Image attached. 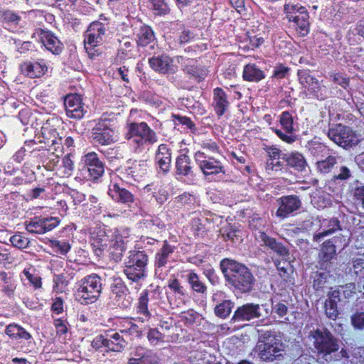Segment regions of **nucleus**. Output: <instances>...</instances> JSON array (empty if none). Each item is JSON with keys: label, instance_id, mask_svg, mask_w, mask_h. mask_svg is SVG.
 Wrapping results in <instances>:
<instances>
[{"label": "nucleus", "instance_id": "f257e3e1", "mask_svg": "<svg viewBox=\"0 0 364 364\" xmlns=\"http://www.w3.org/2000/svg\"><path fill=\"white\" fill-rule=\"evenodd\" d=\"M309 338L312 339L314 353L318 360L331 363L340 361L342 358H348V353L344 348L339 351V340L328 329L321 328L311 331Z\"/></svg>", "mask_w": 364, "mask_h": 364}, {"label": "nucleus", "instance_id": "f03ea898", "mask_svg": "<svg viewBox=\"0 0 364 364\" xmlns=\"http://www.w3.org/2000/svg\"><path fill=\"white\" fill-rule=\"evenodd\" d=\"M220 269L226 281L240 293L252 291L255 278L250 270L244 264L230 259L220 262Z\"/></svg>", "mask_w": 364, "mask_h": 364}, {"label": "nucleus", "instance_id": "7ed1b4c3", "mask_svg": "<svg viewBox=\"0 0 364 364\" xmlns=\"http://www.w3.org/2000/svg\"><path fill=\"white\" fill-rule=\"evenodd\" d=\"M101 289L100 277L96 274L90 275L82 281L76 296L82 304L92 303L99 297Z\"/></svg>", "mask_w": 364, "mask_h": 364}, {"label": "nucleus", "instance_id": "20e7f679", "mask_svg": "<svg viewBox=\"0 0 364 364\" xmlns=\"http://www.w3.org/2000/svg\"><path fill=\"white\" fill-rule=\"evenodd\" d=\"M328 136L336 144L346 149L356 145L359 141L358 137L350 127L342 124H336L331 128Z\"/></svg>", "mask_w": 364, "mask_h": 364}, {"label": "nucleus", "instance_id": "39448f33", "mask_svg": "<svg viewBox=\"0 0 364 364\" xmlns=\"http://www.w3.org/2000/svg\"><path fill=\"white\" fill-rule=\"evenodd\" d=\"M259 304L250 303L239 306L230 319L232 323H243L259 318L263 316Z\"/></svg>", "mask_w": 364, "mask_h": 364}, {"label": "nucleus", "instance_id": "423d86ee", "mask_svg": "<svg viewBox=\"0 0 364 364\" xmlns=\"http://www.w3.org/2000/svg\"><path fill=\"white\" fill-rule=\"evenodd\" d=\"M105 28L100 23H93L87 28L84 41L85 48L88 55L92 57L95 55L94 48L102 41Z\"/></svg>", "mask_w": 364, "mask_h": 364}, {"label": "nucleus", "instance_id": "0eeeda50", "mask_svg": "<svg viewBox=\"0 0 364 364\" xmlns=\"http://www.w3.org/2000/svg\"><path fill=\"white\" fill-rule=\"evenodd\" d=\"M114 132L110 128V120L101 119L92 130V137L95 142L108 145L113 141Z\"/></svg>", "mask_w": 364, "mask_h": 364}, {"label": "nucleus", "instance_id": "6e6552de", "mask_svg": "<svg viewBox=\"0 0 364 364\" xmlns=\"http://www.w3.org/2000/svg\"><path fill=\"white\" fill-rule=\"evenodd\" d=\"M132 137H134V141L139 144L143 141L145 142L154 143L156 141V135L146 123L132 124L130 128Z\"/></svg>", "mask_w": 364, "mask_h": 364}, {"label": "nucleus", "instance_id": "1a4fd4ad", "mask_svg": "<svg viewBox=\"0 0 364 364\" xmlns=\"http://www.w3.org/2000/svg\"><path fill=\"white\" fill-rule=\"evenodd\" d=\"M255 351L258 357L264 362H272L281 360L284 354L283 346H255Z\"/></svg>", "mask_w": 364, "mask_h": 364}, {"label": "nucleus", "instance_id": "9d476101", "mask_svg": "<svg viewBox=\"0 0 364 364\" xmlns=\"http://www.w3.org/2000/svg\"><path fill=\"white\" fill-rule=\"evenodd\" d=\"M278 202L279 206L276 212V215L282 218H284L290 213L297 210L301 204L299 198L294 196L282 197Z\"/></svg>", "mask_w": 364, "mask_h": 364}, {"label": "nucleus", "instance_id": "9b49d317", "mask_svg": "<svg viewBox=\"0 0 364 364\" xmlns=\"http://www.w3.org/2000/svg\"><path fill=\"white\" fill-rule=\"evenodd\" d=\"M259 239L263 242V245L271 250L277 256L287 259L289 257V250L282 242L277 241L275 238L267 235L265 232H259Z\"/></svg>", "mask_w": 364, "mask_h": 364}, {"label": "nucleus", "instance_id": "f8f14e48", "mask_svg": "<svg viewBox=\"0 0 364 364\" xmlns=\"http://www.w3.org/2000/svg\"><path fill=\"white\" fill-rule=\"evenodd\" d=\"M64 105L67 115L75 119H80L84 114V109L81 105L80 96L69 95L65 97Z\"/></svg>", "mask_w": 364, "mask_h": 364}, {"label": "nucleus", "instance_id": "ddd939ff", "mask_svg": "<svg viewBox=\"0 0 364 364\" xmlns=\"http://www.w3.org/2000/svg\"><path fill=\"white\" fill-rule=\"evenodd\" d=\"M85 164L91 176L95 179L99 178L104 173V166L95 152L89 153L85 156Z\"/></svg>", "mask_w": 364, "mask_h": 364}, {"label": "nucleus", "instance_id": "4468645a", "mask_svg": "<svg viewBox=\"0 0 364 364\" xmlns=\"http://www.w3.org/2000/svg\"><path fill=\"white\" fill-rule=\"evenodd\" d=\"M46 70L47 68L45 65L38 63H32L26 62L21 65V73L31 78L41 77L45 73Z\"/></svg>", "mask_w": 364, "mask_h": 364}, {"label": "nucleus", "instance_id": "2eb2a0df", "mask_svg": "<svg viewBox=\"0 0 364 364\" xmlns=\"http://www.w3.org/2000/svg\"><path fill=\"white\" fill-rule=\"evenodd\" d=\"M299 16H294V23L296 24V29L301 36L309 33V15L305 8H300Z\"/></svg>", "mask_w": 364, "mask_h": 364}, {"label": "nucleus", "instance_id": "dca6fc26", "mask_svg": "<svg viewBox=\"0 0 364 364\" xmlns=\"http://www.w3.org/2000/svg\"><path fill=\"white\" fill-rule=\"evenodd\" d=\"M258 341L255 346H283L275 331L258 330Z\"/></svg>", "mask_w": 364, "mask_h": 364}, {"label": "nucleus", "instance_id": "f3484780", "mask_svg": "<svg viewBox=\"0 0 364 364\" xmlns=\"http://www.w3.org/2000/svg\"><path fill=\"white\" fill-rule=\"evenodd\" d=\"M149 64L154 70L161 73H167L173 70L171 60L168 56L151 58Z\"/></svg>", "mask_w": 364, "mask_h": 364}, {"label": "nucleus", "instance_id": "a211bd4d", "mask_svg": "<svg viewBox=\"0 0 364 364\" xmlns=\"http://www.w3.org/2000/svg\"><path fill=\"white\" fill-rule=\"evenodd\" d=\"M282 159L285 161L287 164L297 171H303L306 166V162L304 156L298 153L284 154L282 155Z\"/></svg>", "mask_w": 364, "mask_h": 364}, {"label": "nucleus", "instance_id": "6ab92c4d", "mask_svg": "<svg viewBox=\"0 0 364 364\" xmlns=\"http://www.w3.org/2000/svg\"><path fill=\"white\" fill-rule=\"evenodd\" d=\"M299 82L304 87L307 88L311 92L316 94L318 89V80L311 76L306 71H299L298 73Z\"/></svg>", "mask_w": 364, "mask_h": 364}, {"label": "nucleus", "instance_id": "aec40b11", "mask_svg": "<svg viewBox=\"0 0 364 364\" xmlns=\"http://www.w3.org/2000/svg\"><path fill=\"white\" fill-rule=\"evenodd\" d=\"M41 38L42 43L51 53L55 54L60 51V41L53 34L48 32H43Z\"/></svg>", "mask_w": 364, "mask_h": 364}, {"label": "nucleus", "instance_id": "412c9836", "mask_svg": "<svg viewBox=\"0 0 364 364\" xmlns=\"http://www.w3.org/2000/svg\"><path fill=\"white\" fill-rule=\"evenodd\" d=\"M127 264L136 266L137 267L146 268L147 264V255L142 251H130L129 252Z\"/></svg>", "mask_w": 364, "mask_h": 364}, {"label": "nucleus", "instance_id": "4be33fe9", "mask_svg": "<svg viewBox=\"0 0 364 364\" xmlns=\"http://www.w3.org/2000/svg\"><path fill=\"white\" fill-rule=\"evenodd\" d=\"M214 103L217 114L220 116L223 114L228 105V102L225 92L220 88H216L214 90Z\"/></svg>", "mask_w": 364, "mask_h": 364}, {"label": "nucleus", "instance_id": "5701e85b", "mask_svg": "<svg viewBox=\"0 0 364 364\" xmlns=\"http://www.w3.org/2000/svg\"><path fill=\"white\" fill-rule=\"evenodd\" d=\"M126 344L124 338L119 333H115L111 336V339L107 341V351L121 352Z\"/></svg>", "mask_w": 364, "mask_h": 364}, {"label": "nucleus", "instance_id": "b1692460", "mask_svg": "<svg viewBox=\"0 0 364 364\" xmlns=\"http://www.w3.org/2000/svg\"><path fill=\"white\" fill-rule=\"evenodd\" d=\"M200 168L205 176L216 174L223 171V167L220 166V162L216 160L213 161L208 160L200 161Z\"/></svg>", "mask_w": 364, "mask_h": 364}, {"label": "nucleus", "instance_id": "393cba45", "mask_svg": "<svg viewBox=\"0 0 364 364\" xmlns=\"http://www.w3.org/2000/svg\"><path fill=\"white\" fill-rule=\"evenodd\" d=\"M243 77L248 81L257 82L264 77L262 70L254 65H247L244 68Z\"/></svg>", "mask_w": 364, "mask_h": 364}, {"label": "nucleus", "instance_id": "a878e982", "mask_svg": "<svg viewBox=\"0 0 364 364\" xmlns=\"http://www.w3.org/2000/svg\"><path fill=\"white\" fill-rule=\"evenodd\" d=\"M111 191L115 192V195H112V196L113 198H116L120 202L127 203L129 205H130L129 203H134L136 205L132 194L126 189H121L117 184L113 186V189L111 190Z\"/></svg>", "mask_w": 364, "mask_h": 364}, {"label": "nucleus", "instance_id": "bb28decb", "mask_svg": "<svg viewBox=\"0 0 364 364\" xmlns=\"http://www.w3.org/2000/svg\"><path fill=\"white\" fill-rule=\"evenodd\" d=\"M145 268L137 267L136 266H132L129 264L125 265L124 272L127 278L133 282H138L139 280L144 279Z\"/></svg>", "mask_w": 364, "mask_h": 364}, {"label": "nucleus", "instance_id": "cd10ccee", "mask_svg": "<svg viewBox=\"0 0 364 364\" xmlns=\"http://www.w3.org/2000/svg\"><path fill=\"white\" fill-rule=\"evenodd\" d=\"M176 168L178 174L188 175L191 170L189 157L185 154L179 156L176 160Z\"/></svg>", "mask_w": 364, "mask_h": 364}, {"label": "nucleus", "instance_id": "c85d7f7f", "mask_svg": "<svg viewBox=\"0 0 364 364\" xmlns=\"http://www.w3.org/2000/svg\"><path fill=\"white\" fill-rule=\"evenodd\" d=\"M154 36L152 30L148 27H142L138 34V44L141 46H146L149 43L153 42Z\"/></svg>", "mask_w": 364, "mask_h": 364}, {"label": "nucleus", "instance_id": "c756f323", "mask_svg": "<svg viewBox=\"0 0 364 364\" xmlns=\"http://www.w3.org/2000/svg\"><path fill=\"white\" fill-rule=\"evenodd\" d=\"M234 306V303L230 300H225L217 305L215 308V314L220 318L228 316Z\"/></svg>", "mask_w": 364, "mask_h": 364}, {"label": "nucleus", "instance_id": "7c9ffc66", "mask_svg": "<svg viewBox=\"0 0 364 364\" xmlns=\"http://www.w3.org/2000/svg\"><path fill=\"white\" fill-rule=\"evenodd\" d=\"M112 247L114 249L112 254L115 255L116 259H120L122 252L126 249V242L121 235H117L112 241Z\"/></svg>", "mask_w": 364, "mask_h": 364}, {"label": "nucleus", "instance_id": "2f4dec72", "mask_svg": "<svg viewBox=\"0 0 364 364\" xmlns=\"http://www.w3.org/2000/svg\"><path fill=\"white\" fill-rule=\"evenodd\" d=\"M173 252L171 247L167 244H165L161 252L156 255V265L158 267L164 266L166 263L168 255Z\"/></svg>", "mask_w": 364, "mask_h": 364}, {"label": "nucleus", "instance_id": "473e14b6", "mask_svg": "<svg viewBox=\"0 0 364 364\" xmlns=\"http://www.w3.org/2000/svg\"><path fill=\"white\" fill-rule=\"evenodd\" d=\"M188 282L191 288L196 292L204 293L206 290V287L199 279L198 276L193 272H191L188 275Z\"/></svg>", "mask_w": 364, "mask_h": 364}, {"label": "nucleus", "instance_id": "72a5a7b5", "mask_svg": "<svg viewBox=\"0 0 364 364\" xmlns=\"http://www.w3.org/2000/svg\"><path fill=\"white\" fill-rule=\"evenodd\" d=\"M336 164V158L329 156L325 160L317 163L318 169L323 173H328L333 166Z\"/></svg>", "mask_w": 364, "mask_h": 364}, {"label": "nucleus", "instance_id": "f704fd0d", "mask_svg": "<svg viewBox=\"0 0 364 364\" xmlns=\"http://www.w3.org/2000/svg\"><path fill=\"white\" fill-rule=\"evenodd\" d=\"M335 246L330 242H327L321 249V257L322 261L325 263L331 260L335 255Z\"/></svg>", "mask_w": 364, "mask_h": 364}, {"label": "nucleus", "instance_id": "c9c22d12", "mask_svg": "<svg viewBox=\"0 0 364 364\" xmlns=\"http://www.w3.org/2000/svg\"><path fill=\"white\" fill-rule=\"evenodd\" d=\"M184 70L188 75L196 77V79H198V80L203 79L205 76H206L207 75V72L205 70L191 65H186V68H184Z\"/></svg>", "mask_w": 364, "mask_h": 364}, {"label": "nucleus", "instance_id": "e433bc0d", "mask_svg": "<svg viewBox=\"0 0 364 364\" xmlns=\"http://www.w3.org/2000/svg\"><path fill=\"white\" fill-rule=\"evenodd\" d=\"M350 321L355 329L362 330L364 328V312L356 311L350 317Z\"/></svg>", "mask_w": 364, "mask_h": 364}, {"label": "nucleus", "instance_id": "4c0bfd02", "mask_svg": "<svg viewBox=\"0 0 364 364\" xmlns=\"http://www.w3.org/2000/svg\"><path fill=\"white\" fill-rule=\"evenodd\" d=\"M325 311L326 316L333 320H336L339 314L337 304L327 300L325 302Z\"/></svg>", "mask_w": 364, "mask_h": 364}, {"label": "nucleus", "instance_id": "58836bf2", "mask_svg": "<svg viewBox=\"0 0 364 364\" xmlns=\"http://www.w3.org/2000/svg\"><path fill=\"white\" fill-rule=\"evenodd\" d=\"M10 241L14 247L18 248H26L29 244V240L20 234L13 235Z\"/></svg>", "mask_w": 364, "mask_h": 364}, {"label": "nucleus", "instance_id": "ea45409f", "mask_svg": "<svg viewBox=\"0 0 364 364\" xmlns=\"http://www.w3.org/2000/svg\"><path fill=\"white\" fill-rule=\"evenodd\" d=\"M280 122L287 132L290 133L292 132V118L289 112H284L282 113L280 119Z\"/></svg>", "mask_w": 364, "mask_h": 364}, {"label": "nucleus", "instance_id": "a19ab883", "mask_svg": "<svg viewBox=\"0 0 364 364\" xmlns=\"http://www.w3.org/2000/svg\"><path fill=\"white\" fill-rule=\"evenodd\" d=\"M43 224V219L39 220L38 221H31L29 223H28V222L25 223L26 229L27 231H28L29 232H31V233H37V234H38V232L36 231H39V230L44 229Z\"/></svg>", "mask_w": 364, "mask_h": 364}, {"label": "nucleus", "instance_id": "79ce46f5", "mask_svg": "<svg viewBox=\"0 0 364 364\" xmlns=\"http://www.w3.org/2000/svg\"><path fill=\"white\" fill-rule=\"evenodd\" d=\"M43 225L44 227L43 230H39L37 231L38 234H43L47 231L51 230L53 228L56 227L58 224V221L55 218H43Z\"/></svg>", "mask_w": 364, "mask_h": 364}, {"label": "nucleus", "instance_id": "37998d69", "mask_svg": "<svg viewBox=\"0 0 364 364\" xmlns=\"http://www.w3.org/2000/svg\"><path fill=\"white\" fill-rule=\"evenodd\" d=\"M152 6L159 14H166L169 11L168 6L164 0H152Z\"/></svg>", "mask_w": 364, "mask_h": 364}, {"label": "nucleus", "instance_id": "c03bdc74", "mask_svg": "<svg viewBox=\"0 0 364 364\" xmlns=\"http://www.w3.org/2000/svg\"><path fill=\"white\" fill-rule=\"evenodd\" d=\"M160 169L164 173L169 170L171 164V156H156Z\"/></svg>", "mask_w": 364, "mask_h": 364}, {"label": "nucleus", "instance_id": "a18cd8bd", "mask_svg": "<svg viewBox=\"0 0 364 364\" xmlns=\"http://www.w3.org/2000/svg\"><path fill=\"white\" fill-rule=\"evenodd\" d=\"M350 171L348 168L346 166H342L340 167L339 173H334L333 176V180L334 181H336L337 180L340 181H345L347 180L350 177Z\"/></svg>", "mask_w": 364, "mask_h": 364}, {"label": "nucleus", "instance_id": "49530a36", "mask_svg": "<svg viewBox=\"0 0 364 364\" xmlns=\"http://www.w3.org/2000/svg\"><path fill=\"white\" fill-rule=\"evenodd\" d=\"M352 269L360 277H364V260L359 259L353 261Z\"/></svg>", "mask_w": 364, "mask_h": 364}, {"label": "nucleus", "instance_id": "de8ad7c7", "mask_svg": "<svg viewBox=\"0 0 364 364\" xmlns=\"http://www.w3.org/2000/svg\"><path fill=\"white\" fill-rule=\"evenodd\" d=\"M266 171L268 174H271L272 172H277L282 169V164L279 160L267 161L265 167Z\"/></svg>", "mask_w": 364, "mask_h": 364}, {"label": "nucleus", "instance_id": "09e8293b", "mask_svg": "<svg viewBox=\"0 0 364 364\" xmlns=\"http://www.w3.org/2000/svg\"><path fill=\"white\" fill-rule=\"evenodd\" d=\"M107 338H105L102 335H99L95 337L92 341L91 346L95 349H99L102 346L107 348Z\"/></svg>", "mask_w": 364, "mask_h": 364}, {"label": "nucleus", "instance_id": "8fccbe9b", "mask_svg": "<svg viewBox=\"0 0 364 364\" xmlns=\"http://www.w3.org/2000/svg\"><path fill=\"white\" fill-rule=\"evenodd\" d=\"M148 296L147 294L145 293L141 295L139 298V309L141 312L144 313L145 315H149L147 303H148Z\"/></svg>", "mask_w": 364, "mask_h": 364}, {"label": "nucleus", "instance_id": "3c124183", "mask_svg": "<svg viewBox=\"0 0 364 364\" xmlns=\"http://www.w3.org/2000/svg\"><path fill=\"white\" fill-rule=\"evenodd\" d=\"M21 328L16 324H10L6 328V333L10 337L18 338Z\"/></svg>", "mask_w": 364, "mask_h": 364}, {"label": "nucleus", "instance_id": "603ef678", "mask_svg": "<svg viewBox=\"0 0 364 364\" xmlns=\"http://www.w3.org/2000/svg\"><path fill=\"white\" fill-rule=\"evenodd\" d=\"M355 285L353 283H350L346 285L345 287H342V294L346 299H348L355 293Z\"/></svg>", "mask_w": 364, "mask_h": 364}, {"label": "nucleus", "instance_id": "864d4df0", "mask_svg": "<svg viewBox=\"0 0 364 364\" xmlns=\"http://www.w3.org/2000/svg\"><path fill=\"white\" fill-rule=\"evenodd\" d=\"M267 154L269 157V159L267 161H272V159L274 161L279 160V159H282V155L284 154V153H281V151H279L278 149L274 147L268 148Z\"/></svg>", "mask_w": 364, "mask_h": 364}, {"label": "nucleus", "instance_id": "5fc2aeb1", "mask_svg": "<svg viewBox=\"0 0 364 364\" xmlns=\"http://www.w3.org/2000/svg\"><path fill=\"white\" fill-rule=\"evenodd\" d=\"M141 364H158L157 357L150 353H146L145 356L141 357Z\"/></svg>", "mask_w": 364, "mask_h": 364}, {"label": "nucleus", "instance_id": "6e6d98bb", "mask_svg": "<svg viewBox=\"0 0 364 364\" xmlns=\"http://www.w3.org/2000/svg\"><path fill=\"white\" fill-rule=\"evenodd\" d=\"M273 310L279 317H283L287 314L288 308L283 303H277L274 306Z\"/></svg>", "mask_w": 364, "mask_h": 364}, {"label": "nucleus", "instance_id": "4d7b16f0", "mask_svg": "<svg viewBox=\"0 0 364 364\" xmlns=\"http://www.w3.org/2000/svg\"><path fill=\"white\" fill-rule=\"evenodd\" d=\"M300 8H304L301 6H298L296 4H291L290 2L287 3L284 5V11L287 13V16L288 14H296V13H299V10H300Z\"/></svg>", "mask_w": 364, "mask_h": 364}, {"label": "nucleus", "instance_id": "13d9d810", "mask_svg": "<svg viewBox=\"0 0 364 364\" xmlns=\"http://www.w3.org/2000/svg\"><path fill=\"white\" fill-rule=\"evenodd\" d=\"M341 294V291L340 289L331 291L328 294V298L326 300L331 301L333 303H335L336 304H337L338 301H341V299L340 298Z\"/></svg>", "mask_w": 364, "mask_h": 364}, {"label": "nucleus", "instance_id": "bf43d9fd", "mask_svg": "<svg viewBox=\"0 0 364 364\" xmlns=\"http://www.w3.org/2000/svg\"><path fill=\"white\" fill-rule=\"evenodd\" d=\"M354 197L357 200L360 201L364 208V186L358 187L354 192Z\"/></svg>", "mask_w": 364, "mask_h": 364}, {"label": "nucleus", "instance_id": "052dcab7", "mask_svg": "<svg viewBox=\"0 0 364 364\" xmlns=\"http://www.w3.org/2000/svg\"><path fill=\"white\" fill-rule=\"evenodd\" d=\"M54 245L62 254L67 253L70 248V245L65 242H60L58 241H55Z\"/></svg>", "mask_w": 364, "mask_h": 364}, {"label": "nucleus", "instance_id": "680f3d73", "mask_svg": "<svg viewBox=\"0 0 364 364\" xmlns=\"http://www.w3.org/2000/svg\"><path fill=\"white\" fill-rule=\"evenodd\" d=\"M173 117L176 119L175 123H176V121H178V123L182 124H185V125H186L189 128H192V127L193 126V124L191 122V121L188 118H187L186 117H181V116H179V115H173Z\"/></svg>", "mask_w": 364, "mask_h": 364}, {"label": "nucleus", "instance_id": "e2e57ef3", "mask_svg": "<svg viewBox=\"0 0 364 364\" xmlns=\"http://www.w3.org/2000/svg\"><path fill=\"white\" fill-rule=\"evenodd\" d=\"M294 364H313V361L309 355H302L294 360Z\"/></svg>", "mask_w": 364, "mask_h": 364}, {"label": "nucleus", "instance_id": "0e129e2a", "mask_svg": "<svg viewBox=\"0 0 364 364\" xmlns=\"http://www.w3.org/2000/svg\"><path fill=\"white\" fill-rule=\"evenodd\" d=\"M327 276V274L325 272L316 274V278L314 279V285L317 284L318 287H321V285L326 282Z\"/></svg>", "mask_w": 364, "mask_h": 364}, {"label": "nucleus", "instance_id": "69168bd1", "mask_svg": "<svg viewBox=\"0 0 364 364\" xmlns=\"http://www.w3.org/2000/svg\"><path fill=\"white\" fill-rule=\"evenodd\" d=\"M16 289V285L12 282H9L4 284L2 291L8 296H11Z\"/></svg>", "mask_w": 364, "mask_h": 364}, {"label": "nucleus", "instance_id": "338daca9", "mask_svg": "<svg viewBox=\"0 0 364 364\" xmlns=\"http://www.w3.org/2000/svg\"><path fill=\"white\" fill-rule=\"evenodd\" d=\"M24 274L26 278L36 287H41V279L39 277H34L27 271H24Z\"/></svg>", "mask_w": 364, "mask_h": 364}, {"label": "nucleus", "instance_id": "774afa93", "mask_svg": "<svg viewBox=\"0 0 364 364\" xmlns=\"http://www.w3.org/2000/svg\"><path fill=\"white\" fill-rule=\"evenodd\" d=\"M248 37L250 38V44L255 48L259 47L264 42V39L261 36L258 37L257 36H248Z\"/></svg>", "mask_w": 364, "mask_h": 364}]
</instances>
